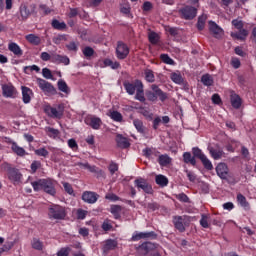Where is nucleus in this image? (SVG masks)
Returning <instances> with one entry per match:
<instances>
[{"instance_id": "nucleus-1", "label": "nucleus", "mask_w": 256, "mask_h": 256, "mask_svg": "<svg viewBox=\"0 0 256 256\" xmlns=\"http://www.w3.org/2000/svg\"><path fill=\"white\" fill-rule=\"evenodd\" d=\"M123 87L129 95H135L136 101H140V103H145L147 98H145V85H143V81L140 79H135L132 81L125 80L123 82Z\"/></svg>"}, {"instance_id": "nucleus-2", "label": "nucleus", "mask_w": 256, "mask_h": 256, "mask_svg": "<svg viewBox=\"0 0 256 256\" xmlns=\"http://www.w3.org/2000/svg\"><path fill=\"white\" fill-rule=\"evenodd\" d=\"M31 185L33 187V190L36 192L44 191V193H47V195H51L52 197H55V195H57V190L55 189L57 181L51 178L38 179L31 182Z\"/></svg>"}, {"instance_id": "nucleus-3", "label": "nucleus", "mask_w": 256, "mask_h": 256, "mask_svg": "<svg viewBox=\"0 0 256 256\" xmlns=\"http://www.w3.org/2000/svg\"><path fill=\"white\" fill-rule=\"evenodd\" d=\"M49 219H54L56 221H63L67 217V211L65 207L57 204H51L48 208Z\"/></svg>"}, {"instance_id": "nucleus-4", "label": "nucleus", "mask_w": 256, "mask_h": 256, "mask_svg": "<svg viewBox=\"0 0 256 256\" xmlns=\"http://www.w3.org/2000/svg\"><path fill=\"white\" fill-rule=\"evenodd\" d=\"M44 113H46L51 119H62L63 113H65V105L58 104L57 107L46 105L44 107Z\"/></svg>"}, {"instance_id": "nucleus-5", "label": "nucleus", "mask_w": 256, "mask_h": 256, "mask_svg": "<svg viewBox=\"0 0 256 256\" xmlns=\"http://www.w3.org/2000/svg\"><path fill=\"white\" fill-rule=\"evenodd\" d=\"M4 143H7V145H11V151L15 153L18 157H25L26 155H29V153L25 150V148L19 146L17 142L13 141L10 137H4L3 138Z\"/></svg>"}, {"instance_id": "nucleus-6", "label": "nucleus", "mask_w": 256, "mask_h": 256, "mask_svg": "<svg viewBox=\"0 0 256 256\" xmlns=\"http://www.w3.org/2000/svg\"><path fill=\"white\" fill-rule=\"evenodd\" d=\"M37 83L39 89H41V91H43V93L46 95H57V89L55 86H53V84H51V82H47L43 78H37Z\"/></svg>"}, {"instance_id": "nucleus-7", "label": "nucleus", "mask_w": 256, "mask_h": 256, "mask_svg": "<svg viewBox=\"0 0 256 256\" xmlns=\"http://www.w3.org/2000/svg\"><path fill=\"white\" fill-rule=\"evenodd\" d=\"M134 185L138 191H143L147 195H153V186L145 178H137L134 180Z\"/></svg>"}, {"instance_id": "nucleus-8", "label": "nucleus", "mask_w": 256, "mask_h": 256, "mask_svg": "<svg viewBox=\"0 0 256 256\" xmlns=\"http://www.w3.org/2000/svg\"><path fill=\"white\" fill-rule=\"evenodd\" d=\"M130 49L129 46L123 41H118L116 46V57L117 59L123 61L129 57Z\"/></svg>"}, {"instance_id": "nucleus-9", "label": "nucleus", "mask_w": 256, "mask_h": 256, "mask_svg": "<svg viewBox=\"0 0 256 256\" xmlns=\"http://www.w3.org/2000/svg\"><path fill=\"white\" fill-rule=\"evenodd\" d=\"M179 14L182 19L186 21H191L197 17V8L193 6H185L179 10Z\"/></svg>"}, {"instance_id": "nucleus-10", "label": "nucleus", "mask_w": 256, "mask_h": 256, "mask_svg": "<svg viewBox=\"0 0 256 256\" xmlns=\"http://www.w3.org/2000/svg\"><path fill=\"white\" fill-rule=\"evenodd\" d=\"M2 95L7 99H15L17 98V95H19V92L17 91V88H15L13 84L8 83V84L2 85Z\"/></svg>"}, {"instance_id": "nucleus-11", "label": "nucleus", "mask_w": 256, "mask_h": 256, "mask_svg": "<svg viewBox=\"0 0 256 256\" xmlns=\"http://www.w3.org/2000/svg\"><path fill=\"white\" fill-rule=\"evenodd\" d=\"M84 123L88 125V127H91V129L99 131V129H101V126L103 125V120H101V118L97 116H87L84 119Z\"/></svg>"}, {"instance_id": "nucleus-12", "label": "nucleus", "mask_w": 256, "mask_h": 256, "mask_svg": "<svg viewBox=\"0 0 256 256\" xmlns=\"http://www.w3.org/2000/svg\"><path fill=\"white\" fill-rule=\"evenodd\" d=\"M81 199L84 203H88V205H95V202L99 200V194L93 191H84Z\"/></svg>"}, {"instance_id": "nucleus-13", "label": "nucleus", "mask_w": 256, "mask_h": 256, "mask_svg": "<svg viewBox=\"0 0 256 256\" xmlns=\"http://www.w3.org/2000/svg\"><path fill=\"white\" fill-rule=\"evenodd\" d=\"M7 177L12 183H19V181H21V177L23 176L21 175L19 169L9 166L7 168Z\"/></svg>"}, {"instance_id": "nucleus-14", "label": "nucleus", "mask_w": 256, "mask_h": 256, "mask_svg": "<svg viewBox=\"0 0 256 256\" xmlns=\"http://www.w3.org/2000/svg\"><path fill=\"white\" fill-rule=\"evenodd\" d=\"M157 234L153 231L151 232H135L132 235V241H141V239H156Z\"/></svg>"}, {"instance_id": "nucleus-15", "label": "nucleus", "mask_w": 256, "mask_h": 256, "mask_svg": "<svg viewBox=\"0 0 256 256\" xmlns=\"http://www.w3.org/2000/svg\"><path fill=\"white\" fill-rule=\"evenodd\" d=\"M77 167H80V169H87L90 171V173H98L100 177H105V172L103 170H100L96 166H91L89 163H82V162H77L76 163Z\"/></svg>"}, {"instance_id": "nucleus-16", "label": "nucleus", "mask_w": 256, "mask_h": 256, "mask_svg": "<svg viewBox=\"0 0 256 256\" xmlns=\"http://www.w3.org/2000/svg\"><path fill=\"white\" fill-rule=\"evenodd\" d=\"M216 173L220 179L227 181V177H229V167L225 163H219L216 166Z\"/></svg>"}, {"instance_id": "nucleus-17", "label": "nucleus", "mask_w": 256, "mask_h": 256, "mask_svg": "<svg viewBox=\"0 0 256 256\" xmlns=\"http://www.w3.org/2000/svg\"><path fill=\"white\" fill-rule=\"evenodd\" d=\"M115 141L119 149H129V147H131V142H129V138L123 136V134H117Z\"/></svg>"}, {"instance_id": "nucleus-18", "label": "nucleus", "mask_w": 256, "mask_h": 256, "mask_svg": "<svg viewBox=\"0 0 256 256\" xmlns=\"http://www.w3.org/2000/svg\"><path fill=\"white\" fill-rule=\"evenodd\" d=\"M150 89L154 93V95L156 97V101H157V99H160L162 101V103L164 101H167V93L163 92V90H161V88H159V86L157 84H152Z\"/></svg>"}, {"instance_id": "nucleus-19", "label": "nucleus", "mask_w": 256, "mask_h": 256, "mask_svg": "<svg viewBox=\"0 0 256 256\" xmlns=\"http://www.w3.org/2000/svg\"><path fill=\"white\" fill-rule=\"evenodd\" d=\"M208 25L210 33H212L216 39H219V37H221L223 34V29L212 20L208 22Z\"/></svg>"}, {"instance_id": "nucleus-20", "label": "nucleus", "mask_w": 256, "mask_h": 256, "mask_svg": "<svg viewBox=\"0 0 256 256\" xmlns=\"http://www.w3.org/2000/svg\"><path fill=\"white\" fill-rule=\"evenodd\" d=\"M22 101L25 105L31 103V97L33 96V90L27 86H21Z\"/></svg>"}, {"instance_id": "nucleus-21", "label": "nucleus", "mask_w": 256, "mask_h": 256, "mask_svg": "<svg viewBox=\"0 0 256 256\" xmlns=\"http://www.w3.org/2000/svg\"><path fill=\"white\" fill-rule=\"evenodd\" d=\"M52 63H55L56 65H70L71 60L67 56L54 54L52 56Z\"/></svg>"}, {"instance_id": "nucleus-22", "label": "nucleus", "mask_w": 256, "mask_h": 256, "mask_svg": "<svg viewBox=\"0 0 256 256\" xmlns=\"http://www.w3.org/2000/svg\"><path fill=\"white\" fill-rule=\"evenodd\" d=\"M8 50L15 55V57H23V50L17 43L11 42L8 44Z\"/></svg>"}, {"instance_id": "nucleus-23", "label": "nucleus", "mask_w": 256, "mask_h": 256, "mask_svg": "<svg viewBox=\"0 0 256 256\" xmlns=\"http://www.w3.org/2000/svg\"><path fill=\"white\" fill-rule=\"evenodd\" d=\"M210 156L212 157V159H214V161H219V159H221V157H223V150L221 149H215L213 146L209 145L207 147Z\"/></svg>"}, {"instance_id": "nucleus-24", "label": "nucleus", "mask_w": 256, "mask_h": 256, "mask_svg": "<svg viewBox=\"0 0 256 256\" xmlns=\"http://www.w3.org/2000/svg\"><path fill=\"white\" fill-rule=\"evenodd\" d=\"M173 224L175 229L180 233H185V225L183 224V216H174Z\"/></svg>"}, {"instance_id": "nucleus-25", "label": "nucleus", "mask_w": 256, "mask_h": 256, "mask_svg": "<svg viewBox=\"0 0 256 256\" xmlns=\"http://www.w3.org/2000/svg\"><path fill=\"white\" fill-rule=\"evenodd\" d=\"M142 153L146 159H153V157H159L160 153L157 148H145L142 150Z\"/></svg>"}, {"instance_id": "nucleus-26", "label": "nucleus", "mask_w": 256, "mask_h": 256, "mask_svg": "<svg viewBox=\"0 0 256 256\" xmlns=\"http://www.w3.org/2000/svg\"><path fill=\"white\" fill-rule=\"evenodd\" d=\"M171 161H173V159L170 156H168L167 154L159 155L158 160H157L160 167H167L168 165H171Z\"/></svg>"}, {"instance_id": "nucleus-27", "label": "nucleus", "mask_w": 256, "mask_h": 256, "mask_svg": "<svg viewBox=\"0 0 256 256\" xmlns=\"http://www.w3.org/2000/svg\"><path fill=\"white\" fill-rule=\"evenodd\" d=\"M247 35H249V31L246 29L239 30V32H232L231 37L233 39H238V41H245L247 39Z\"/></svg>"}, {"instance_id": "nucleus-28", "label": "nucleus", "mask_w": 256, "mask_h": 256, "mask_svg": "<svg viewBox=\"0 0 256 256\" xmlns=\"http://www.w3.org/2000/svg\"><path fill=\"white\" fill-rule=\"evenodd\" d=\"M183 161L187 165H192V167H195L197 165V160L195 159L194 156L191 155V152H184L183 153Z\"/></svg>"}, {"instance_id": "nucleus-29", "label": "nucleus", "mask_w": 256, "mask_h": 256, "mask_svg": "<svg viewBox=\"0 0 256 256\" xmlns=\"http://www.w3.org/2000/svg\"><path fill=\"white\" fill-rule=\"evenodd\" d=\"M57 87L62 93H65V95L71 93V88H69V85H67V82L63 79L58 80Z\"/></svg>"}, {"instance_id": "nucleus-30", "label": "nucleus", "mask_w": 256, "mask_h": 256, "mask_svg": "<svg viewBox=\"0 0 256 256\" xmlns=\"http://www.w3.org/2000/svg\"><path fill=\"white\" fill-rule=\"evenodd\" d=\"M231 105L234 109H241V97L237 94H232L230 97Z\"/></svg>"}, {"instance_id": "nucleus-31", "label": "nucleus", "mask_w": 256, "mask_h": 256, "mask_svg": "<svg viewBox=\"0 0 256 256\" xmlns=\"http://www.w3.org/2000/svg\"><path fill=\"white\" fill-rule=\"evenodd\" d=\"M51 25L56 31H65V29H67V24L65 22H60L57 19H53Z\"/></svg>"}, {"instance_id": "nucleus-32", "label": "nucleus", "mask_w": 256, "mask_h": 256, "mask_svg": "<svg viewBox=\"0 0 256 256\" xmlns=\"http://www.w3.org/2000/svg\"><path fill=\"white\" fill-rule=\"evenodd\" d=\"M25 39L28 43H31V45H41V38L35 34H28Z\"/></svg>"}, {"instance_id": "nucleus-33", "label": "nucleus", "mask_w": 256, "mask_h": 256, "mask_svg": "<svg viewBox=\"0 0 256 256\" xmlns=\"http://www.w3.org/2000/svg\"><path fill=\"white\" fill-rule=\"evenodd\" d=\"M236 199L240 207H243V209H249V202L247 201V198L243 196V194L241 193L237 194Z\"/></svg>"}, {"instance_id": "nucleus-34", "label": "nucleus", "mask_w": 256, "mask_h": 256, "mask_svg": "<svg viewBox=\"0 0 256 256\" xmlns=\"http://www.w3.org/2000/svg\"><path fill=\"white\" fill-rule=\"evenodd\" d=\"M155 181L160 187H167V185H169V179L161 174L156 176Z\"/></svg>"}, {"instance_id": "nucleus-35", "label": "nucleus", "mask_w": 256, "mask_h": 256, "mask_svg": "<svg viewBox=\"0 0 256 256\" xmlns=\"http://www.w3.org/2000/svg\"><path fill=\"white\" fill-rule=\"evenodd\" d=\"M20 15H21L22 21H27V19H29V15H31V11L29 10V8H27L26 5H21Z\"/></svg>"}, {"instance_id": "nucleus-36", "label": "nucleus", "mask_w": 256, "mask_h": 256, "mask_svg": "<svg viewBox=\"0 0 256 256\" xmlns=\"http://www.w3.org/2000/svg\"><path fill=\"white\" fill-rule=\"evenodd\" d=\"M161 40V36H159V34H157L156 32H150L148 34V41L152 44V45H157L159 43V41Z\"/></svg>"}, {"instance_id": "nucleus-37", "label": "nucleus", "mask_w": 256, "mask_h": 256, "mask_svg": "<svg viewBox=\"0 0 256 256\" xmlns=\"http://www.w3.org/2000/svg\"><path fill=\"white\" fill-rule=\"evenodd\" d=\"M192 154L194 159H199L200 161L207 156L205 155V153H203V150H201L199 147H193Z\"/></svg>"}, {"instance_id": "nucleus-38", "label": "nucleus", "mask_w": 256, "mask_h": 256, "mask_svg": "<svg viewBox=\"0 0 256 256\" xmlns=\"http://www.w3.org/2000/svg\"><path fill=\"white\" fill-rule=\"evenodd\" d=\"M139 249H141L142 251H145V255H147L149 251H153V249H155V244L151 242H144L139 246Z\"/></svg>"}, {"instance_id": "nucleus-39", "label": "nucleus", "mask_w": 256, "mask_h": 256, "mask_svg": "<svg viewBox=\"0 0 256 256\" xmlns=\"http://www.w3.org/2000/svg\"><path fill=\"white\" fill-rule=\"evenodd\" d=\"M207 22V16L206 15H201L198 17V21L196 24V27L198 31H203L205 29V23Z\"/></svg>"}, {"instance_id": "nucleus-40", "label": "nucleus", "mask_w": 256, "mask_h": 256, "mask_svg": "<svg viewBox=\"0 0 256 256\" xmlns=\"http://www.w3.org/2000/svg\"><path fill=\"white\" fill-rule=\"evenodd\" d=\"M145 80L147 83H155V73L151 69H146L144 71Z\"/></svg>"}, {"instance_id": "nucleus-41", "label": "nucleus", "mask_w": 256, "mask_h": 256, "mask_svg": "<svg viewBox=\"0 0 256 256\" xmlns=\"http://www.w3.org/2000/svg\"><path fill=\"white\" fill-rule=\"evenodd\" d=\"M45 131H46L48 137H51L52 139H57V137H59V135H60L59 130L52 128V127H46Z\"/></svg>"}, {"instance_id": "nucleus-42", "label": "nucleus", "mask_w": 256, "mask_h": 256, "mask_svg": "<svg viewBox=\"0 0 256 256\" xmlns=\"http://www.w3.org/2000/svg\"><path fill=\"white\" fill-rule=\"evenodd\" d=\"M133 125L138 133H145V126H143V121L140 119H134Z\"/></svg>"}, {"instance_id": "nucleus-43", "label": "nucleus", "mask_w": 256, "mask_h": 256, "mask_svg": "<svg viewBox=\"0 0 256 256\" xmlns=\"http://www.w3.org/2000/svg\"><path fill=\"white\" fill-rule=\"evenodd\" d=\"M110 118L112 119V121H116V123L123 122V114H121L119 111H112L110 113Z\"/></svg>"}, {"instance_id": "nucleus-44", "label": "nucleus", "mask_w": 256, "mask_h": 256, "mask_svg": "<svg viewBox=\"0 0 256 256\" xmlns=\"http://www.w3.org/2000/svg\"><path fill=\"white\" fill-rule=\"evenodd\" d=\"M201 82L203 85H205V87H211V85H213V77H211L209 74H204L201 77Z\"/></svg>"}, {"instance_id": "nucleus-45", "label": "nucleus", "mask_w": 256, "mask_h": 256, "mask_svg": "<svg viewBox=\"0 0 256 256\" xmlns=\"http://www.w3.org/2000/svg\"><path fill=\"white\" fill-rule=\"evenodd\" d=\"M200 161L204 169H206L207 171H213V163L211 162V160H209V158H207V156L202 158Z\"/></svg>"}, {"instance_id": "nucleus-46", "label": "nucleus", "mask_w": 256, "mask_h": 256, "mask_svg": "<svg viewBox=\"0 0 256 256\" xmlns=\"http://www.w3.org/2000/svg\"><path fill=\"white\" fill-rule=\"evenodd\" d=\"M39 11H40V15H41L42 17H45V16L51 14V12H52L53 10H51V8H49V7H48L47 5H45V4H40V5H39Z\"/></svg>"}, {"instance_id": "nucleus-47", "label": "nucleus", "mask_w": 256, "mask_h": 256, "mask_svg": "<svg viewBox=\"0 0 256 256\" xmlns=\"http://www.w3.org/2000/svg\"><path fill=\"white\" fill-rule=\"evenodd\" d=\"M171 79L173 81V83H176L177 85H183V76H181L180 73H175L173 72L171 74Z\"/></svg>"}, {"instance_id": "nucleus-48", "label": "nucleus", "mask_w": 256, "mask_h": 256, "mask_svg": "<svg viewBox=\"0 0 256 256\" xmlns=\"http://www.w3.org/2000/svg\"><path fill=\"white\" fill-rule=\"evenodd\" d=\"M34 153L38 157H44V159H47V157H49V150H46L45 147L34 150Z\"/></svg>"}, {"instance_id": "nucleus-49", "label": "nucleus", "mask_w": 256, "mask_h": 256, "mask_svg": "<svg viewBox=\"0 0 256 256\" xmlns=\"http://www.w3.org/2000/svg\"><path fill=\"white\" fill-rule=\"evenodd\" d=\"M160 59L162 63H165L166 65H175V60L169 57V54H161Z\"/></svg>"}, {"instance_id": "nucleus-50", "label": "nucleus", "mask_w": 256, "mask_h": 256, "mask_svg": "<svg viewBox=\"0 0 256 256\" xmlns=\"http://www.w3.org/2000/svg\"><path fill=\"white\" fill-rule=\"evenodd\" d=\"M200 225L203 229H209V215L202 214L200 219Z\"/></svg>"}, {"instance_id": "nucleus-51", "label": "nucleus", "mask_w": 256, "mask_h": 256, "mask_svg": "<svg viewBox=\"0 0 256 256\" xmlns=\"http://www.w3.org/2000/svg\"><path fill=\"white\" fill-rule=\"evenodd\" d=\"M82 52H83V55H84L87 59H89V57H93V56L95 55V50H94L92 47H90V46H86V47L82 50Z\"/></svg>"}, {"instance_id": "nucleus-52", "label": "nucleus", "mask_w": 256, "mask_h": 256, "mask_svg": "<svg viewBox=\"0 0 256 256\" xmlns=\"http://www.w3.org/2000/svg\"><path fill=\"white\" fill-rule=\"evenodd\" d=\"M32 248L36 249V251H43V242L37 238H34L32 241Z\"/></svg>"}, {"instance_id": "nucleus-53", "label": "nucleus", "mask_w": 256, "mask_h": 256, "mask_svg": "<svg viewBox=\"0 0 256 256\" xmlns=\"http://www.w3.org/2000/svg\"><path fill=\"white\" fill-rule=\"evenodd\" d=\"M108 171L110 172L111 175H115V173L119 171V164L115 163L114 161H111L108 166Z\"/></svg>"}, {"instance_id": "nucleus-54", "label": "nucleus", "mask_w": 256, "mask_h": 256, "mask_svg": "<svg viewBox=\"0 0 256 256\" xmlns=\"http://www.w3.org/2000/svg\"><path fill=\"white\" fill-rule=\"evenodd\" d=\"M116 247H117V241L113 239H109L106 241L105 249H107L108 251H113V249H115Z\"/></svg>"}, {"instance_id": "nucleus-55", "label": "nucleus", "mask_w": 256, "mask_h": 256, "mask_svg": "<svg viewBox=\"0 0 256 256\" xmlns=\"http://www.w3.org/2000/svg\"><path fill=\"white\" fill-rule=\"evenodd\" d=\"M101 228L103 229V231H111V229H113V224H111V220L109 219H105L101 225Z\"/></svg>"}, {"instance_id": "nucleus-56", "label": "nucleus", "mask_w": 256, "mask_h": 256, "mask_svg": "<svg viewBox=\"0 0 256 256\" xmlns=\"http://www.w3.org/2000/svg\"><path fill=\"white\" fill-rule=\"evenodd\" d=\"M145 96L147 100L151 101L152 103H155V101H157V97L155 96V93L153 92V90H146Z\"/></svg>"}, {"instance_id": "nucleus-57", "label": "nucleus", "mask_w": 256, "mask_h": 256, "mask_svg": "<svg viewBox=\"0 0 256 256\" xmlns=\"http://www.w3.org/2000/svg\"><path fill=\"white\" fill-rule=\"evenodd\" d=\"M165 31L171 35V37H177L179 35V29L171 26H167Z\"/></svg>"}, {"instance_id": "nucleus-58", "label": "nucleus", "mask_w": 256, "mask_h": 256, "mask_svg": "<svg viewBox=\"0 0 256 256\" xmlns=\"http://www.w3.org/2000/svg\"><path fill=\"white\" fill-rule=\"evenodd\" d=\"M30 169L32 171V173H37L38 169H41V161L39 160H34L31 165H30Z\"/></svg>"}, {"instance_id": "nucleus-59", "label": "nucleus", "mask_w": 256, "mask_h": 256, "mask_svg": "<svg viewBox=\"0 0 256 256\" xmlns=\"http://www.w3.org/2000/svg\"><path fill=\"white\" fill-rule=\"evenodd\" d=\"M66 48L68 49V51H72L74 53H77L79 51V45H77V43L73 41L66 44Z\"/></svg>"}, {"instance_id": "nucleus-60", "label": "nucleus", "mask_w": 256, "mask_h": 256, "mask_svg": "<svg viewBox=\"0 0 256 256\" xmlns=\"http://www.w3.org/2000/svg\"><path fill=\"white\" fill-rule=\"evenodd\" d=\"M29 71H36V73H39V71H41V68H39V66L37 65L25 66L24 73H26V75H29Z\"/></svg>"}, {"instance_id": "nucleus-61", "label": "nucleus", "mask_w": 256, "mask_h": 256, "mask_svg": "<svg viewBox=\"0 0 256 256\" xmlns=\"http://www.w3.org/2000/svg\"><path fill=\"white\" fill-rule=\"evenodd\" d=\"M232 25L233 27H235V29H237L238 31L243 30L244 24L241 20L239 19H234L232 20Z\"/></svg>"}, {"instance_id": "nucleus-62", "label": "nucleus", "mask_w": 256, "mask_h": 256, "mask_svg": "<svg viewBox=\"0 0 256 256\" xmlns=\"http://www.w3.org/2000/svg\"><path fill=\"white\" fill-rule=\"evenodd\" d=\"M69 253H71V248L63 247L57 252V256H69Z\"/></svg>"}, {"instance_id": "nucleus-63", "label": "nucleus", "mask_w": 256, "mask_h": 256, "mask_svg": "<svg viewBox=\"0 0 256 256\" xmlns=\"http://www.w3.org/2000/svg\"><path fill=\"white\" fill-rule=\"evenodd\" d=\"M42 75L45 79H53V73L49 68H43Z\"/></svg>"}, {"instance_id": "nucleus-64", "label": "nucleus", "mask_w": 256, "mask_h": 256, "mask_svg": "<svg viewBox=\"0 0 256 256\" xmlns=\"http://www.w3.org/2000/svg\"><path fill=\"white\" fill-rule=\"evenodd\" d=\"M87 211L79 208L76 212L77 219L83 220L87 217Z\"/></svg>"}]
</instances>
